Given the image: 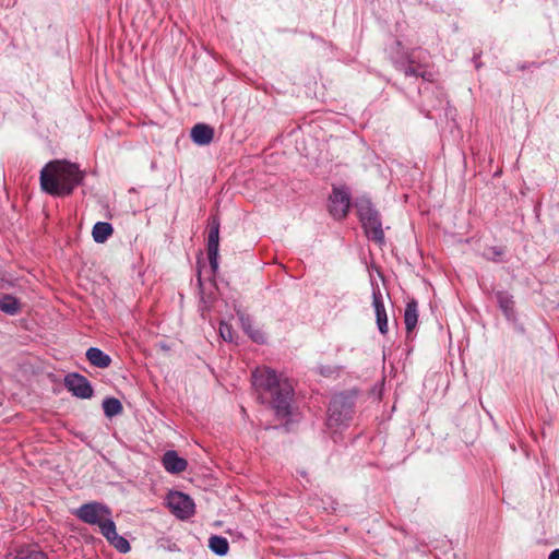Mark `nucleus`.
<instances>
[{
	"label": "nucleus",
	"mask_w": 559,
	"mask_h": 559,
	"mask_svg": "<svg viewBox=\"0 0 559 559\" xmlns=\"http://www.w3.org/2000/svg\"><path fill=\"white\" fill-rule=\"evenodd\" d=\"M251 378L260 397L275 409L278 417L284 418L290 414L294 389L288 379L282 378L265 366L257 367L252 371Z\"/></svg>",
	"instance_id": "nucleus-1"
},
{
	"label": "nucleus",
	"mask_w": 559,
	"mask_h": 559,
	"mask_svg": "<svg viewBox=\"0 0 559 559\" xmlns=\"http://www.w3.org/2000/svg\"><path fill=\"white\" fill-rule=\"evenodd\" d=\"M84 178V173L76 164L68 160H52L40 171L41 189L55 197L69 195Z\"/></svg>",
	"instance_id": "nucleus-2"
},
{
	"label": "nucleus",
	"mask_w": 559,
	"mask_h": 559,
	"mask_svg": "<svg viewBox=\"0 0 559 559\" xmlns=\"http://www.w3.org/2000/svg\"><path fill=\"white\" fill-rule=\"evenodd\" d=\"M73 514L86 524L97 525L100 533L107 522H114L110 509L97 501L82 504Z\"/></svg>",
	"instance_id": "nucleus-3"
},
{
	"label": "nucleus",
	"mask_w": 559,
	"mask_h": 559,
	"mask_svg": "<svg viewBox=\"0 0 559 559\" xmlns=\"http://www.w3.org/2000/svg\"><path fill=\"white\" fill-rule=\"evenodd\" d=\"M359 218L365 228L366 235L376 242H382L384 233L378 215L369 202H361L358 205Z\"/></svg>",
	"instance_id": "nucleus-4"
},
{
	"label": "nucleus",
	"mask_w": 559,
	"mask_h": 559,
	"mask_svg": "<svg viewBox=\"0 0 559 559\" xmlns=\"http://www.w3.org/2000/svg\"><path fill=\"white\" fill-rule=\"evenodd\" d=\"M167 506L170 512L181 520L191 518L195 512L193 500L188 495L180 491L169 492L167 496Z\"/></svg>",
	"instance_id": "nucleus-5"
},
{
	"label": "nucleus",
	"mask_w": 559,
	"mask_h": 559,
	"mask_svg": "<svg viewBox=\"0 0 559 559\" xmlns=\"http://www.w3.org/2000/svg\"><path fill=\"white\" fill-rule=\"evenodd\" d=\"M350 206L349 192L345 188H333L330 195L329 212L335 219L346 217Z\"/></svg>",
	"instance_id": "nucleus-6"
},
{
	"label": "nucleus",
	"mask_w": 559,
	"mask_h": 559,
	"mask_svg": "<svg viewBox=\"0 0 559 559\" xmlns=\"http://www.w3.org/2000/svg\"><path fill=\"white\" fill-rule=\"evenodd\" d=\"M66 388L72 394L80 399H90L93 395V389L88 380L79 373H70L64 378Z\"/></svg>",
	"instance_id": "nucleus-7"
},
{
	"label": "nucleus",
	"mask_w": 559,
	"mask_h": 559,
	"mask_svg": "<svg viewBox=\"0 0 559 559\" xmlns=\"http://www.w3.org/2000/svg\"><path fill=\"white\" fill-rule=\"evenodd\" d=\"M218 247H219V223L213 219L210 224L207 236V257L211 267L215 271L218 267Z\"/></svg>",
	"instance_id": "nucleus-8"
},
{
	"label": "nucleus",
	"mask_w": 559,
	"mask_h": 559,
	"mask_svg": "<svg viewBox=\"0 0 559 559\" xmlns=\"http://www.w3.org/2000/svg\"><path fill=\"white\" fill-rule=\"evenodd\" d=\"M372 298H373V307L377 316V324L379 331L382 334L388 332V317L385 312V307L383 302V295L379 288V285H373L372 287Z\"/></svg>",
	"instance_id": "nucleus-9"
},
{
	"label": "nucleus",
	"mask_w": 559,
	"mask_h": 559,
	"mask_svg": "<svg viewBox=\"0 0 559 559\" xmlns=\"http://www.w3.org/2000/svg\"><path fill=\"white\" fill-rule=\"evenodd\" d=\"M102 535L120 552H128L130 550L129 542L117 533L115 522H107Z\"/></svg>",
	"instance_id": "nucleus-10"
},
{
	"label": "nucleus",
	"mask_w": 559,
	"mask_h": 559,
	"mask_svg": "<svg viewBox=\"0 0 559 559\" xmlns=\"http://www.w3.org/2000/svg\"><path fill=\"white\" fill-rule=\"evenodd\" d=\"M162 463L164 468L170 474H180L186 471L188 466L187 460L180 457L174 450L164 453Z\"/></svg>",
	"instance_id": "nucleus-11"
},
{
	"label": "nucleus",
	"mask_w": 559,
	"mask_h": 559,
	"mask_svg": "<svg viewBox=\"0 0 559 559\" xmlns=\"http://www.w3.org/2000/svg\"><path fill=\"white\" fill-rule=\"evenodd\" d=\"M499 308L504 313L508 321L516 322V312L514 309V300L507 292L498 290L495 293Z\"/></svg>",
	"instance_id": "nucleus-12"
},
{
	"label": "nucleus",
	"mask_w": 559,
	"mask_h": 559,
	"mask_svg": "<svg viewBox=\"0 0 559 559\" xmlns=\"http://www.w3.org/2000/svg\"><path fill=\"white\" fill-rule=\"evenodd\" d=\"M214 130L212 127L198 123L191 130V139L198 145H207L212 142Z\"/></svg>",
	"instance_id": "nucleus-13"
},
{
	"label": "nucleus",
	"mask_w": 559,
	"mask_h": 559,
	"mask_svg": "<svg viewBox=\"0 0 559 559\" xmlns=\"http://www.w3.org/2000/svg\"><path fill=\"white\" fill-rule=\"evenodd\" d=\"M86 358L91 365L97 368H107L111 364V358L103 350L96 347H91L86 350Z\"/></svg>",
	"instance_id": "nucleus-14"
},
{
	"label": "nucleus",
	"mask_w": 559,
	"mask_h": 559,
	"mask_svg": "<svg viewBox=\"0 0 559 559\" xmlns=\"http://www.w3.org/2000/svg\"><path fill=\"white\" fill-rule=\"evenodd\" d=\"M14 559H48L37 545H23L16 549Z\"/></svg>",
	"instance_id": "nucleus-15"
},
{
	"label": "nucleus",
	"mask_w": 559,
	"mask_h": 559,
	"mask_svg": "<svg viewBox=\"0 0 559 559\" xmlns=\"http://www.w3.org/2000/svg\"><path fill=\"white\" fill-rule=\"evenodd\" d=\"M340 405L337 402H332L329 407V416H328V425L329 427H337L342 424H344L349 418V411L346 409V412L343 414L338 409Z\"/></svg>",
	"instance_id": "nucleus-16"
},
{
	"label": "nucleus",
	"mask_w": 559,
	"mask_h": 559,
	"mask_svg": "<svg viewBox=\"0 0 559 559\" xmlns=\"http://www.w3.org/2000/svg\"><path fill=\"white\" fill-rule=\"evenodd\" d=\"M418 321V314H417V302L411 301L407 304L404 314V322L407 335H412Z\"/></svg>",
	"instance_id": "nucleus-17"
},
{
	"label": "nucleus",
	"mask_w": 559,
	"mask_h": 559,
	"mask_svg": "<svg viewBox=\"0 0 559 559\" xmlns=\"http://www.w3.org/2000/svg\"><path fill=\"white\" fill-rule=\"evenodd\" d=\"M239 320L241 328L253 342L259 344H263L265 342V334L258 329H253L249 318L245 313L239 314Z\"/></svg>",
	"instance_id": "nucleus-18"
},
{
	"label": "nucleus",
	"mask_w": 559,
	"mask_h": 559,
	"mask_svg": "<svg viewBox=\"0 0 559 559\" xmlns=\"http://www.w3.org/2000/svg\"><path fill=\"white\" fill-rule=\"evenodd\" d=\"M114 233L111 224L106 222H97L92 230V236L95 242H105Z\"/></svg>",
	"instance_id": "nucleus-19"
},
{
	"label": "nucleus",
	"mask_w": 559,
	"mask_h": 559,
	"mask_svg": "<svg viewBox=\"0 0 559 559\" xmlns=\"http://www.w3.org/2000/svg\"><path fill=\"white\" fill-rule=\"evenodd\" d=\"M21 309L20 301L11 295H2L0 297V310L7 314L14 316Z\"/></svg>",
	"instance_id": "nucleus-20"
},
{
	"label": "nucleus",
	"mask_w": 559,
	"mask_h": 559,
	"mask_svg": "<svg viewBox=\"0 0 559 559\" xmlns=\"http://www.w3.org/2000/svg\"><path fill=\"white\" fill-rule=\"evenodd\" d=\"M210 549L218 556H225L229 550L228 540L225 537L213 535L209 539Z\"/></svg>",
	"instance_id": "nucleus-21"
},
{
	"label": "nucleus",
	"mask_w": 559,
	"mask_h": 559,
	"mask_svg": "<svg viewBox=\"0 0 559 559\" xmlns=\"http://www.w3.org/2000/svg\"><path fill=\"white\" fill-rule=\"evenodd\" d=\"M103 409L107 417L111 418L122 413V404L116 397H107L103 402Z\"/></svg>",
	"instance_id": "nucleus-22"
},
{
	"label": "nucleus",
	"mask_w": 559,
	"mask_h": 559,
	"mask_svg": "<svg viewBox=\"0 0 559 559\" xmlns=\"http://www.w3.org/2000/svg\"><path fill=\"white\" fill-rule=\"evenodd\" d=\"M198 287L200 290V294L202 296V299L206 302L205 299V293L209 292V299L212 298V295L217 289L216 282H198Z\"/></svg>",
	"instance_id": "nucleus-23"
},
{
	"label": "nucleus",
	"mask_w": 559,
	"mask_h": 559,
	"mask_svg": "<svg viewBox=\"0 0 559 559\" xmlns=\"http://www.w3.org/2000/svg\"><path fill=\"white\" fill-rule=\"evenodd\" d=\"M219 334L224 341L231 342L233 341V330L231 326L225 322H222L219 325Z\"/></svg>",
	"instance_id": "nucleus-24"
},
{
	"label": "nucleus",
	"mask_w": 559,
	"mask_h": 559,
	"mask_svg": "<svg viewBox=\"0 0 559 559\" xmlns=\"http://www.w3.org/2000/svg\"><path fill=\"white\" fill-rule=\"evenodd\" d=\"M548 559H559V549H555L550 552Z\"/></svg>",
	"instance_id": "nucleus-25"
}]
</instances>
